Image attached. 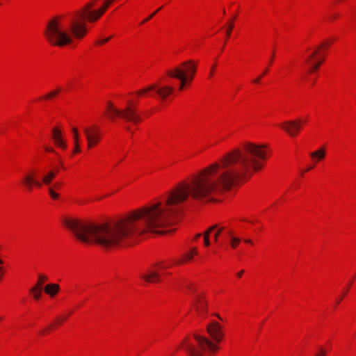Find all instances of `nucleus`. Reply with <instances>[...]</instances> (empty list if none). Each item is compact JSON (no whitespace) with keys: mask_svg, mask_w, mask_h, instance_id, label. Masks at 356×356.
Instances as JSON below:
<instances>
[{"mask_svg":"<svg viewBox=\"0 0 356 356\" xmlns=\"http://www.w3.org/2000/svg\"><path fill=\"white\" fill-rule=\"evenodd\" d=\"M241 181V147L204 168L188 182H182L161 200L108 222L92 223L65 218L64 225L85 243H94L105 250L132 244L147 232L163 234L161 229L173 225L189 199L207 202Z\"/></svg>","mask_w":356,"mask_h":356,"instance_id":"f257e3e1","label":"nucleus"},{"mask_svg":"<svg viewBox=\"0 0 356 356\" xmlns=\"http://www.w3.org/2000/svg\"><path fill=\"white\" fill-rule=\"evenodd\" d=\"M95 1L88 2L68 19L59 16L52 18L44 30L47 40L54 46L63 47L71 44L73 38H83L87 33L85 21L94 22L98 20L114 0H106L99 9L92 10Z\"/></svg>","mask_w":356,"mask_h":356,"instance_id":"f03ea898","label":"nucleus"},{"mask_svg":"<svg viewBox=\"0 0 356 356\" xmlns=\"http://www.w3.org/2000/svg\"><path fill=\"white\" fill-rule=\"evenodd\" d=\"M206 330L211 339L195 333V343L184 341L182 348L188 356H204L211 354L218 349L217 343L222 340L224 335L221 325L216 321H212L207 325Z\"/></svg>","mask_w":356,"mask_h":356,"instance_id":"7ed1b4c3","label":"nucleus"},{"mask_svg":"<svg viewBox=\"0 0 356 356\" xmlns=\"http://www.w3.org/2000/svg\"><path fill=\"white\" fill-rule=\"evenodd\" d=\"M107 110L109 113L111 118H113L115 115H118L126 122L136 124L141 121V117L137 111L136 107L129 102L128 105L122 110L117 109L110 102H108Z\"/></svg>","mask_w":356,"mask_h":356,"instance_id":"20e7f679","label":"nucleus"},{"mask_svg":"<svg viewBox=\"0 0 356 356\" xmlns=\"http://www.w3.org/2000/svg\"><path fill=\"white\" fill-rule=\"evenodd\" d=\"M305 121L301 119H296L292 120L284 121L279 124V126L291 137H295L301 131Z\"/></svg>","mask_w":356,"mask_h":356,"instance_id":"39448f33","label":"nucleus"},{"mask_svg":"<svg viewBox=\"0 0 356 356\" xmlns=\"http://www.w3.org/2000/svg\"><path fill=\"white\" fill-rule=\"evenodd\" d=\"M154 90L155 93L163 100L174 91V88L170 86H158L156 84H151L137 92L138 95H143L149 91Z\"/></svg>","mask_w":356,"mask_h":356,"instance_id":"423d86ee","label":"nucleus"},{"mask_svg":"<svg viewBox=\"0 0 356 356\" xmlns=\"http://www.w3.org/2000/svg\"><path fill=\"white\" fill-rule=\"evenodd\" d=\"M83 131L88 142V148H92L100 141V130L97 126L83 127Z\"/></svg>","mask_w":356,"mask_h":356,"instance_id":"0eeeda50","label":"nucleus"},{"mask_svg":"<svg viewBox=\"0 0 356 356\" xmlns=\"http://www.w3.org/2000/svg\"><path fill=\"white\" fill-rule=\"evenodd\" d=\"M178 67L181 68V73L186 77V83L192 81L197 70V66L194 61L192 60H186L181 63Z\"/></svg>","mask_w":356,"mask_h":356,"instance_id":"6e6552de","label":"nucleus"},{"mask_svg":"<svg viewBox=\"0 0 356 356\" xmlns=\"http://www.w3.org/2000/svg\"><path fill=\"white\" fill-rule=\"evenodd\" d=\"M167 75L171 78H175L180 81L179 86V90H182L186 83V77L181 73V68L179 67H175V68L170 70L167 72Z\"/></svg>","mask_w":356,"mask_h":356,"instance_id":"1a4fd4ad","label":"nucleus"},{"mask_svg":"<svg viewBox=\"0 0 356 356\" xmlns=\"http://www.w3.org/2000/svg\"><path fill=\"white\" fill-rule=\"evenodd\" d=\"M48 277L44 275H39L38 282L31 289L30 292L33 294V298L35 300H39L42 295V284L47 281Z\"/></svg>","mask_w":356,"mask_h":356,"instance_id":"9d476101","label":"nucleus"},{"mask_svg":"<svg viewBox=\"0 0 356 356\" xmlns=\"http://www.w3.org/2000/svg\"><path fill=\"white\" fill-rule=\"evenodd\" d=\"M140 277L144 281L149 283L159 282L161 281L160 274L158 273L157 270L153 268H148Z\"/></svg>","mask_w":356,"mask_h":356,"instance_id":"9b49d317","label":"nucleus"},{"mask_svg":"<svg viewBox=\"0 0 356 356\" xmlns=\"http://www.w3.org/2000/svg\"><path fill=\"white\" fill-rule=\"evenodd\" d=\"M22 184L29 190L31 191L33 186L40 188L42 186V182L36 180L31 173H29L24 175L22 179Z\"/></svg>","mask_w":356,"mask_h":356,"instance_id":"f8f14e48","label":"nucleus"},{"mask_svg":"<svg viewBox=\"0 0 356 356\" xmlns=\"http://www.w3.org/2000/svg\"><path fill=\"white\" fill-rule=\"evenodd\" d=\"M318 54V49L313 51L311 54L308 56V57L306 58L305 62L307 63L310 64V68L309 70V72H312L315 70H316L320 65H321L323 62V59H321L319 60H316L315 56Z\"/></svg>","mask_w":356,"mask_h":356,"instance_id":"ddd939ff","label":"nucleus"},{"mask_svg":"<svg viewBox=\"0 0 356 356\" xmlns=\"http://www.w3.org/2000/svg\"><path fill=\"white\" fill-rule=\"evenodd\" d=\"M194 307L199 314H205L207 311V303L201 296L197 295L195 298Z\"/></svg>","mask_w":356,"mask_h":356,"instance_id":"4468645a","label":"nucleus"},{"mask_svg":"<svg viewBox=\"0 0 356 356\" xmlns=\"http://www.w3.org/2000/svg\"><path fill=\"white\" fill-rule=\"evenodd\" d=\"M52 137L55 144L59 147L65 149L67 147L66 143L64 140L62 133L56 128L52 129Z\"/></svg>","mask_w":356,"mask_h":356,"instance_id":"2eb2a0df","label":"nucleus"},{"mask_svg":"<svg viewBox=\"0 0 356 356\" xmlns=\"http://www.w3.org/2000/svg\"><path fill=\"white\" fill-rule=\"evenodd\" d=\"M60 287L57 284H49L45 286L44 292L51 296H55L59 291Z\"/></svg>","mask_w":356,"mask_h":356,"instance_id":"dca6fc26","label":"nucleus"},{"mask_svg":"<svg viewBox=\"0 0 356 356\" xmlns=\"http://www.w3.org/2000/svg\"><path fill=\"white\" fill-rule=\"evenodd\" d=\"M310 156L314 161H320L325 157V150L324 148H321L316 152H312Z\"/></svg>","mask_w":356,"mask_h":356,"instance_id":"f3484780","label":"nucleus"},{"mask_svg":"<svg viewBox=\"0 0 356 356\" xmlns=\"http://www.w3.org/2000/svg\"><path fill=\"white\" fill-rule=\"evenodd\" d=\"M227 234L230 236V245L232 248H236L241 242V238L233 236V232L230 229L227 231Z\"/></svg>","mask_w":356,"mask_h":356,"instance_id":"a211bd4d","label":"nucleus"},{"mask_svg":"<svg viewBox=\"0 0 356 356\" xmlns=\"http://www.w3.org/2000/svg\"><path fill=\"white\" fill-rule=\"evenodd\" d=\"M56 172L51 170L42 178V182L45 185H49L53 179L55 177Z\"/></svg>","mask_w":356,"mask_h":356,"instance_id":"6ab92c4d","label":"nucleus"},{"mask_svg":"<svg viewBox=\"0 0 356 356\" xmlns=\"http://www.w3.org/2000/svg\"><path fill=\"white\" fill-rule=\"evenodd\" d=\"M225 230V227H220L218 225V228H216L214 231H213V239H214V241L216 243H218V238H219V236L220 234L224 231Z\"/></svg>","mask_w":356,"mask_h":356,"instance_id":"aec40b11","label":"nucleus"},{"mask_svg":"<svg viewBox=\"0 0 356 356\" xmlns=\"http://www.w3.org/2000/svg\"><path fill=\"white\" fill-rule=\"evenodd\" d=\"M60 88L53 90L44 96L43 98L45 99H51V98L54 97L60 92Z\"/></svg>","mask_w":356,"mask_h":356,"instance_id":"412c9836","label":"nucleus"},{"mask_svg":"<svg viewBox=\"0 0 356 356\" xmlns=\"http://www.w3.org/2000/svg\"><path fill=\"white\" fill-rule=\"evenodd\" d=\"M197 254V249L194 248L191 250V252L186 253L184 257L186 260H191L193 258V255Z\"/></svg>","mask_w":356,"mask_h":356,"instance_id":"4be33fe9","label":"nucleus"},{"mask_svg":"<svg viewBox=\"0 0 356 356\" xmlns=\"http://www.w3.org/2000/svg\"><path fill=\"white\" fill-rule=\"evenodd\" d=\"M72 131L73 133L74 143H79V135L77 129L73 127Z\"/></svg>","mask_w":356,"mask_h":356,"instance_id":"5701e85b","label":"nucleus"},{"mask_svg":"<svg viewBox=\"0 0 356 356\" xmlns=\"http://www.w3.org/2000/svg\"><path fill=\"white\" fill-rule=\"evenodd\" d=\"M216 228H218V224L211 226L204 232L203 236H207V237L209 238L210 233L213 232Z\"/></svg>","mask_w":356,"mask_h":356,"instance_id":"b1692460","label":"nucleus"},{"mask_svg":"<svg viewBox=\"0 0 356 356\" xmlns=\"http://www.w3.org/2000/svg\"><path fill=\"white\" fill-rule=\"evenodd\" d=\"M216 228H218V224L211 226L204 232L203 236H207V237L209 238L210 233L213 232Z\"/></svg>","mask_w":356,"mask_h":356,"instance_id":"393cba45","label":"nucleus"},{"mask_svg":"<svg viewBox=\"0 0 356 356\" xmlns=\"http://www.w3.org/2000/svg\"><path fill=\"white\" fill-rule=\"evenodd\" d=\"M49 193L52 199L57 200L59 197V195L56 193L51 187L48 189Z\"/></svg>","mask_w":356,"mask_h":356,"instance_id":"a878e982","label":"nucleus"},{"mask_svg":"<svg viewBox=\"0 0 356 356\" xmlns=\"http://www.w3.org/2000/svg\"><path fill=\"white\" fill-rule=\"evenodd\" d=\"M161 8L157 9L156 11H154L152 14H151L150 15H149L148 17H147L146 19H145L143 22H142V24L143 23H145L147 22V21H149V19H151L155 15L156 13L161 9Z\"/></svg>","mask_w":356,"mask_h":356,"instance_id":"bb28decb","label":"nucleus"},{"mask_svg":"<svg viewBox=\"0 0 356 356\" xmlns=\"http://www.w3.org/2000/svg\"><path fill=\"white\" fill-rule=\"evenodd\" d=\"M234 28V24L231 22L227 28V32H226V35H227V37H229L230 35V33L232 31Z\"/></svg>","mask_w":356,"mask_h":356,"instance_id":"cd10ccee","label":"nucleus"},{"mask_svg":"<svg viewBox=\"0 0 356 356\" xmlns=\"http://www.w3.org/2000/svg\"><path fill=\"white\" fill-rule=\"evenodd\" d=\"M3 263V260L0 258V280L1 279L3 273V268L1 266Z\"/></svg>","mask_w":356,"mask_h":356,"instance_id":"c85d7f7f","label":"nucleus"},{"mask_svg":"<svg viewBox=\"0 0 356 356\" xmlns=\"http://www.w3.org/2000/svg\"><path fill=\"white\" fill-rule=\"evenodd\" d=\"M204 245L207 247L209 246V245H210L209 238L207 237V236H204Z\"/></svg>","mask_w":356,"mask_h":356,"instance_id":"c756f323","label":"nucleus"},{"mask_svg":"<svg viewBox=\"0 0 356 356\" xmlns=\"http://www.w3.org/2000/svg\"><path fill=\"white\" fill-rule=\"evenodd\" d=\"M80 152L79 143H74V153H78Z\"/></svg>","mask_w":356,"mask_h":356,"instance_id":"7c9ffc66","label":"nucleus"},{"mask_svg":"<svg viewBox=\"0 0 356 356\" xmlns=\"http://www.w3.org/2000/svg\"><path fill=\"white\" fill-rule=\"evenodd\" d=\"M326 352L323 349H321L319 353L316 355V356H325Z\"/></svg>","mask_w":356,"mask_h":356,"instance_id":"2f4dec72","label":"nucleus"},{"mask_svg":"<svg viewBox=\"0 0 356 356\" xmlns=\"http://www.w3.org/2000/svg\"><path fill=\"white\" fill-rule=\"evenodd\" d=\"M110 39H111V37H108V38H105V39H103V40H100V41L99 42V43L100 44H104V43L107 42Z\"/></svg>","mask_w":356,"mask_h":356,"instance_id":"473e14b6","label":"nucleus"},{"mask_svg":"<svg viewBox=\"0 0 356 356\" xmlns=\"http://www.w3.org/2000/svg\"><path fill=\"white\" fill-rule=\"evenodd\" d=\"M243 273H244V270H243L239 271L238 273H237V276L238 277H241L242 276V275L243 274Z\"/></svg>","mask_w":356,"mask_h":356,"instance_id":"72a5a7b5","label":"nucleus"},{"mask_svg":"<svg viewBox=\"0 0 356 356\" xmlns=\"http://www.w3.org/2000/svg\"><path fill=\"white\" fill-rule=\"evenodd\" d=\"M214 68H215V66L213 65L211 69V72H210V74H209V76L211 77L212 75H213V71H214Z\"/></svg>","mask_w":356,"mask_h":356,"instance_id":"f704fd0d","label":"nucleus"},{"mask_svg":"<svg viewBox=\"0 0 356 356\" xmlns=\"http://www.w3.org/2000/svg\"><path fill=\"white\" fill-rule=\"evenodd\" d=\"M261 76H260L259 77H258V78L255 79L253 81H254V83H259Z\"/></svg>","mask_w":356,"mask_h":356,"instance_id":"c9c22d12","label":"nucleus"},{"mask_svg":"<svg viewBox=\"0 0 356 356\" xmlns=\"http://www.w3.org/2000/svg\"><path fill=\"white\" fill-rule=\"evenodd\" d=\"M45 149L48 152H54L52 148L45 147Z\"/></svg>","mask_w":356,"mask_h":356,"instance_id":"e433bc0d","label":"nucleus"},{"mask_svg":"<svg viewBox=\"0 0 356 356\" xmlns=\"http://www.w3.org/2000/svg\"><path fill=\"white\" fill-rule=\"evenodd\" d=\"M244 241H245V243H250V244L252 243V241H251L250 239H245V240H244Z\"/></svg>","mask_w":356,"mask_h":356,"instance_id":"4c0bfd02","label":"nucleus"},{"mask_svg":"<svg viewBox=\"0 0 356 356\" xmlns=\"http://www.w3.org/2000/svg\"><path fill=\"white\" fill-rule=\"evenodd\" d=\"M273 58H274V52L273 53L272 57H270V64L272 63Z\"/></svg>","mask_w":356,"mask_h":356,"instance_id":"58836bf2","label":"nucleus"},{"mask_svg":"<svg viewBox=\"0 0 356 356\" xmlns=\"http://www.w3.org/2000/svg\"><path fill=\"white\" fill-rule=\"evenodd\" d=\"M201 236V234H197L195 236V239H197L198 238H200Z\"/></svg>","mask_w":356,"mask_h":356,"instance_id":"ea45409f","label":"nucleus"},{"mask_svg":"<svg viewBox=\"0 0 356 356\" xmlns=\"http://www.w3.org/2000/svg\"><path fill=\"white\" fill-rule=\"evenodd\" d=\"M214 316L218 317L220 320H221V321L222 320V318L220 317V316L218 314H215Z\"/></svg>","mask_w":356,"mask_h":356,"instance_id":"a19ab883","label":"nucleus"},{"mask_svg":"<svg viewBox=\"0 0 356 356\" xmlns=\"http://www.w3.org/2000/svg\"><path fill=\"white\" fill-rule=\"evenodd\" d=\"M159 268H160L161 269H164V268H166V266H159Z\"/></svg>","mask_w":356,"mask_h":356,"instance_id":"79ce46f5","label":"nucleus"},{"mask_svg":"<svg viewBox=\"0 0 356 356\" xmlns=\"http://www.w3.org/2000/svg\"><path fill=\"white\" fill-rule=\"evenodd\" d=\"M54 186L58 188V186H59V184H55Z\"/></svg>","mask_w":356,"mask_h":356,"instance_id":"37998d69","label":"nucleus"},{"mask_svg":"<svg viewBox=\"0 0 356 356\" xmlns=\"http://www.w3.org/2000/svg\"><path fill=\"white\" fill-rule=\"evenodd\" d=\"M267 72H268V70H266L265 71H264V73L261 76L264 75Z\"/></svg>","mask_w":356,"mask_h":356,"instance_id":"c03bdc74","label":"nucleus"},{"mask_svg":"<svg viewBox=\"0 0 356 356\" xmlns=\"http://www.w3.org/2000/svg\"><path fill=\"white\" fill-rule=\"evenodd\" d=\"M341 298L339 299H337V303L338 304L341 301Z\"/></svg>","mask_w":356,"mask_h":356,"instance_id":"a18cd8bd","label":"nucleus"},{"mask_svg":"<svg viewBox=\"0 0 356 356\" xmlns=\"http://www.w3.org/2000/svg\"><path fill=\"white\" fill-rule=\"evenodd\" d=\"M312 167L309 168H307V169L306 170V171H308V170H310V169H312Z\"/></svg>","mask_w":356,"mask_h":356,"instance_id":"49530a36","label":"nucleus"},{"mask_svg":"<svg viewBox=\"0 0 356 356\" xmlns=\"http://www.w3.org/2000/svg\"><path fill=\"white\" fill-rule=\"evenodd\" d=\"M3 319V316H0V321Z\"/></svg>","mask_w":356,"mask_h":356,"instance_id":"de8ad7c7","label":"nucleus"},{"mask_svg":"<svg viewBox=\"0 0 356 356\" xmlns=\"http://www.w3.org/2000/svg\"><path fill=\"white\" fill-rule=\"evenodd\" d=\"M189 290H192L191 287L190 286H188Z\"/></svg>","mask_w":356,"mask_h":356,"instance_id":"09e8293b","label":"nucleus"},{"mask_svg":"<svg viewBox=\"0 0 356 356\" xmlns=\"http://www.w3.org/2000/svg\"><path fill=\"white\" fill-rule=\"evenodd\" d=\"M126 129H127V130H128V131L129 130V127H127Z\"/></svg>","mask_w":356,"mask_h":356,"instance_id":"8fccbe9b","label":"nucleus"}]
</instances>
